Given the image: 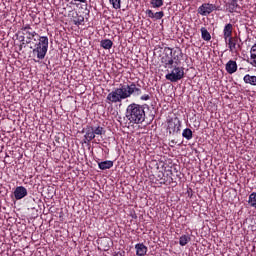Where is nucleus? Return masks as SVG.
I'll list each match as a JSON object with an SVG mask.
<instances>
[{"mask_svg":"<svg viewBox=\"0 0 256 256\" xmlns=\"http://www.w3.org/2000/svg\"><path fill=\"white\" fill-rule=\"evenodd\" d=\"M85 23V16L76 14V17H74V25L79 27V25H83Z\"/></svg>","mask_w":256,"mask_h":256,"instance_id":"obj_25","label":"nucleus"},{"mask_svg":"<svg viewBox=\"0 0 256 256\" xmlns=\"http://www.w3.org/2000/svg\"><path fill=\"white\" fill-rule=\"evenodd\" d=\"M250 55H256V43L251 47Z\"/></svg>","mask_w":256,"mask_h":256,"instance_id":"obj_31","label":"nucleus"},{"mask_svg":"<svg viewBox=\"0 0 256 256\" xmlns=\"http://www.w3.org/2000/svg\"><path fill=\"white\" fill-rule=\"evenodd\" d=\"M126 119L134 125H141L145 121V107L132 103L126 108Z\"/></svg>","mask_w":256,"mask_h":256,"instance_id":"obj_2","label":"nucleus"},{"mask_svg":"<svg viewBox=\"0 0 256 256\" xmlns=\"http://www.w3.org/2000/svg\"><path fill=\"white\" fill-rule=\"evenodd\" d=\"M190 241H191V236L184 234V235L180 236L179 245L181 247H185V245H187Z\"/></svg>","mask_w":256,"mask_h":256,"instance_id":"obj_21","label":"nucleus"},{"mask_svg":"<svg viewBox=\"0 0 256 256\" xmlns=\"http://www.w3.org/2000/svg\"><path fill=\"white\" fill-rule=\"evenodd\" d=\"M237 61L235 60H229L225 65V71L228 73V75H233V73H237Z\"/></svg>","mask_w":256,"mask_h":256,"instance_id":"obj_13","label":"nucleus"},{"mask_svg":"<svg viewBox=\"0 0 256 256\" xmlns=\"http://www.w3.org/2000/svg\"><path fill=\"white\" fill-rule=\"evenodd\" d=\"M233 38V24L228 23L224 26L223 29V39L227 41L228 39Z\"/></svg>","mask_w":256,"mask_h":256,"instance_id":"obj_14","label":"nucleus"},{"mask_svg":"<svg viewBox=\"0 0 256 256\" xmlns=\"http://www.w3.org/2000/svg\"><path fill=\"white\" fill-rule=\"evenodd\" d=\"M135 249L137 256H146L147 252L149 251V248H147V246H145L143 243L136 244Z\"/></svg>","mask_w":256,"mask_h":256,"instance_id":"obj_15","label":"nucleus"},{"mask_svg":"<svg viewBox=\"0 0 256 256\" xmlns=\"http://www.w3.org/2000/svg\"><path fill=\"white\" fill-rule=\"evenodd\" d=\"M98 167L101 169V171H106V169H111V167H113V161L106 160L103 162H98Z\"/></svg>","mask_w":256,"mask_h":256,"instance_id":"obj_18","label":"nucleus"},{"mask_svg":"<svg viewBox=\"0 0 256 256\" xmlns=\"http://www.w3.org/2000/svg\"><path fill=\"white\" fill-rule=\"evenodd\" d=\"M78 3H87V0H71L70 4L77 6Z\"/></svg>","mask_w":256,"mask_h":256,"instance_id":"obj_29","label":"nucleus"},{"mask_svg":"<svg viewBox=\"0 0 256 256\" xmlns=\"http://www.w3.org/2000/svg\"><path fill=\"white\" fill-rule=\"evenodd\" d=\"M164 51H169V53H165L161 57V63L164 65L165 69H173V65L176 66L181 63V60L179 59L181 55V50H173L171 47H165Z\"/></svg>","mask_w":256,"mask_h":256,"instance_id":"obj_3","label":"nucleus"},{"mask_svg":"<svg viewBox=\"0 0 256 256\" xmlns=\"http://www.w3.org/2000/svg\"><path fill=\"white\" fill-rule=\"evenodd\" d=\"M141 101H149L151 99V95L149 94H144L140 97Z\"/></svg>","mask_w":256,"mask_h":256,"instance_id":"obj_30","label":"nucleus"},{"mask_svg":"<svg viewBox=\"0 0 256 256\" xmlns=\"http://www.w3.org/2000/svg\"><path fill=\"white\" fill-rule=\"evenodd\" d=\"M197 11H198V14L201 15L202 17H208V15H211L213 11H219V7L211 3H203L198 8Z\"/></svg>","mask_w":256,"mask_h":256,"instance_id":"obj_7","label":"nucleus"},{"mask_svg":"<svg viewBox=\"0 0 256 256\" xmlns=\"http://www.w3.org/2000/svg\"><path fill=\"white\" fill-rule=\"evenodd\" d=\"M248 204L250 207L256 209V192H252L248 197Z\"/></svg>","mask_w":256,"mask_h":256,"instance_id":"obj_24","label":"nucleus"},{"mask_svg":"<svg viewBox=\"0 0 256 256\" xmlns=\"http://www.w3.org/2000/svg\"><path fill=\"white\" fill-rule=\"evenodd\" d=\"M105 133V128L98 126V127H93V126H86L85 128V135H84V143H91L97 135H103Z\"/></svg>","mask_w":256,"mask_h":256,"instance_id":"obj_5","label":"nucleus"},{"mask_svg":"<svg viewBox=\"0 0 256 256\" xmlns=\"http://www.w3.org/2000/svg\"><path fill=\"white\" fill-rule=\"evenodd\" d=\"M160 181H161L160 183H162L163 185H165V183H166L165 179L161 178Z\"/></svg>","mask_w":256,"mask_h":256,"instance_id":"obj_32","label":"nucleus"},{"mask_svg":"<svg viewBox=\"0 0 256 256\" xmlns=\"http://www.w3.org/2000/svg\"><path fill=\"white\" fill-rule=\"evenodd\" d=\"M167 81H171V83H177V81H181L185 77V68L174 66L172 71L166 74Z\"/></svg>","mask_w":256,"mask_h":256,"instance_id":"obj_6","label":"nucleus"},{"mask_svg":"<svg viewBox=\"0 0 256 256\" xmlns=\"http://www.w3.org/2000/svg\"><path fill=\"white\" fill-rule=\"evenodd\" d=\"M49 51V37L38 36V43L34 45L32 50L33 55H36L37 59L43 60Z\"/></svg>","mask_w":256,"mask_h":256,"instance_id":"obj_4","label":"nucleus"},{"mask_svg":"<svg viewBox=\"0 0 256 256\" xmlns=\"http://www.w3.org/2000/svg\"><path fill=\"white\" fill-rule=\"evenodd\" d=\"M145 13H146L147 17H149L150 19L159 20V19H163V17H165V12H163V11L154 13L153 10L148 9V10H146Z\"/></svg>","mask_w":256,"mask_h":256,"instance_id":"obj_16","label":"nucleus"},{"mask_svg":"<svg viewBox=\"0 0 256 256\" xmlns=\"http://www.w3.org/2000/svg\"><path fill=\"white\" fill-rule=\"evenodd\" d=\"M21 31H23V35H26V39L29 40L27 43H31L33 37H39V34L33 31V28L29 24L22 26Z\"/></svg>","mask_w":256,"mask_h":256,"instance_id":"obj_11","label":"nucleus"},{"mask_svg":"<svg viewBox=\"0 0 256 256\" xmlns=\"http://www.w3.org/2000/svg\"><path fill=\"white\" fill-rule=\"evenodd\" d=\"M167 130L170 135H175V133H179L181 131V120L179 118L170 119L168 121Z\"/></svg>","mask_w":256,"mask_h":256,"instance_id":"obj_8","label":"nucleus"},{"mask_svg":"<svg viewBox=\"0 0 256 256\" xmlns=\"http://www.w3.org/2000/svg\"><path fill=\"white\" fill-rule=\"evenodd\" d=\"M250 65H252V67L256 68V54L250 55Z\"/></svg>","mask_w":256,"mask_h":256,"instance_id":"obj_28","label":"nucleus"},{"mask_svg":"<svg viewBox=\"0 0 256 256\" xmlns=\"http://www.w3.org/2000/svg\"><path fill=\"white\" fill-rule=\"evenodd\" d=\"M81 3H83V2H78V3L76 4V7H77L80 11H87V12H86V15H87V17H89V13H91V11H89V9L87 8V7H88L87 0H86V3H83V4H81Z\"/></svg>","mask_w":256,"mask_h":256,"instance_id":"obj_23","label":"nucleus"},{"mask_svg":"<svg viewBox=\"0 0 256 256\" xmlns=\"http://www.w3.org/2000/svg\"><path fill=\"white\" fill-rule=\"evenodd\" d=\"M200 31H201V37H202L203 41H211V33H209L207 28L202 27L200 29Z\"/></svg>","mask_w":256,"mask_h":256,"instance_id":"obj_20","label":"nucleus"},{"mask_svg":"<svg viewBox=\"0 0 256 256\" xmlns=\"http://www.w3.org/2000/svg\"><path fill=\"white\" fill-rule=\"evenodd\" d=\"M109 3L113 9H121V0H109Z\"/></svg>","mask_w":256,"mask_h":256,"instance_id":"obj_27","label":"nucleus"},{"mask_svg":"<svg viewBox=\"0 0 256 256\" xmlns=\"http://www.w3.org/2000/svg\"><path fill=\"white\" fill-rule=\"evenodd\" d=\"M13 195L16 201H21V199H24V197H27L28 195L27 188H25V186H17Z\"/></svg>","mask_w":256,"mask_h":256,"instance_id":"obj_12","label":"nucleus"},{"mask_svg":"<svg viewBox=\"0 0 256 256\" xmlns=\"http://www.w3.org/2000/svg\"><path fill=\"white\" fill-rule=\"evenodd\" d=\"M224 41L228 46L230 53H239L241 49V44H239V39L237 37H232Z\"/></svg>","mask_w":256,"mask_h":256,"instance_id":"obj_9","label":"nucleus"},{"mask_svg":"<svg viewBox=\"0 0 256 256\" xmlns=\"http://www.w3.org/2000/svg\"><path fill=\"white\" fill-rule=\"evenodd\" d=\"M150 5H152L153 9H159V7H163L164 0H150Z\"/></svg>","mask_w":256,"mask_h":256,"instance_id":"obj_26","label":"nucleus"},{"mask_svg":"<svg viewBox=\"0 0 256 256\" xmlns=\"http://www.w3.org/2000/svg\"><path fill=\"white\" fill-rule=\"evenodd\" d=\"M182 137L187 141H191L193 139V131L190 128H185L182 132Z\"/></svg>","mask_w":256,"mask_h":256,"instance_id":"obj_22","label":"nucleus"},{"mask_svg":"<svg viewBox=\"0 0 256 256\" xmlns=\"http://www.w3.org/2000/svg\"><path fill=\"white\" fill-rule=\"evenodd\" d=\"M143 92L141 88L137 87L135 82H129L128 84H119V87L114 88L108 95L106 96V103L108 105H117V103H123L125 99L131 98L132 95L139 96Z\"/></svg>","mask_w":256,"mask_h":256,"instance_id":"obj_1","label":"nucleus"},{"mask_svg":"<svg viewBox=\"0 0 256 256\" xmlns=\"http://www.w3.org/2000/svg\"><path fill=\"white\" fill-rule=\"evenodd\" d=\"M100 47H102V49L109 50L113 47V41H111L110 39L101 40Z\"/></svg>","mask_w":256,"mask_h":256,"instance_id":"obj_19","label":"nucleus"},{"mask_svg":"<svg viewBox=\"0 0 256 256\" xmlns=\"http://www.w3.org/2000/svg\"><path fill=\"white\" fill-rule=\"evenodd\" d=\"M243 81H244V83H246V85H251L252 87H256V76L255 75L246 74L243 77Z\"/></svg>","mask_w":256,"mask_h":256,"instance_id":"obj_17","label":"nucleus"},{"mask_svg":"<svg viewBox=\"0 0 256 256\" xmlns=\"http://www.w3.org/2000/svg\"><path fill=\"white\" fill-rule=\"evenodd\" d=\"M225 7L228 13H241L242 9L237 0H228Z\"/></svg>","mask_w":256,"mask_h":256,"instance_id":"obj_10","label":"nucleus"}]
</instances>
